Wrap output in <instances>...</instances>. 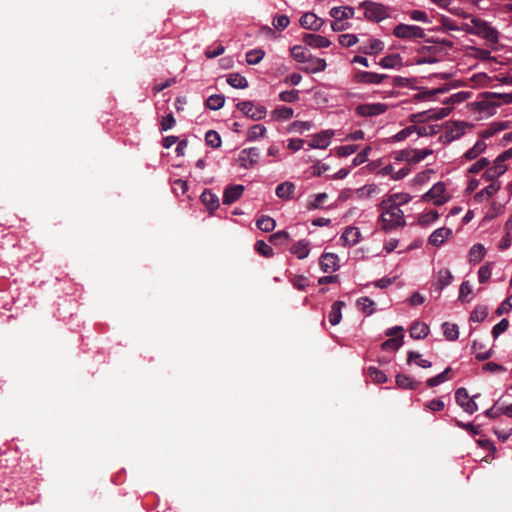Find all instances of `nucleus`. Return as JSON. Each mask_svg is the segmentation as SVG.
Returning a JSON list of instances; mask_svg holds the SVG:
<instances>
[{
    "label": "nucleus",
    "instance_id": "nucleus-50",
    "mask_svg": "<svg viewBox=\"0 0 512 512\" xmlns=\"http://www.w3.org/2000/svg\"><path fill=\"white\" fill-rule=\"evenodd\" d=\"M396 384L403 389H415L417 386L411 377L403 374L396 376Z\"/></svg>",
    "mask_w": 512,
    "mask_h": 512
},
{
    "label": "nucleus",
    "instance_id": "nucleus-16",
    "mask_svg": "<svg viewBox=\"0 0 512 512\" xmlns=\"http://www.w3.org/2000/svg\"><path fill=\"white\" fill-rule=\"evenodd\" d=\"M472 350L478 360L483 361L493 354L492 347L488 346L487 340L476 339L473 341Z\"/></svg>",
    "mask_w": 512,
    "mask_h": 512
},
{
    "label": "nucleus",
    "instance_id": "nucleus-7",
    "mask_svg": "<svg viewBox=\"0 0 512 512\" xmlns=\"http://www.w3.org/2000/svg\"><path fill=\"white\" fill-rule=\"evenodd\" d=\"M237 109L253 120H261L265 118L267 114V110L264 106H256L250 101L239 102Z\"/></svg>",
    "mask_w": 512,
    "mask_h": 512
},
{
    "label": "nucleus",
    "instance_id": "nucleus-4",
    "mask_svg": "<svg viewBox=\"0 0 512 512\" xmlns=\"http://www.w3.org/2000/svg\"><path fill=\"white\" fill-rule=\"evenodd\" d=\"M473 28L472 32L492 44H496L499 40L498 31L491 27L487 22L480 19H472L471 20Z\"/></svg>",
    "mask_w": 512,
    "mask_h": 512
},
{
    "label": "nucleus",
    "instance_id": "nucleus-39",
    "mask_svg": "<svg viewBox=\"0 0 512 512\" xmlns=\"http://www.w3.org/2000/svg\"><path fill=\"white\" fill-rule=\"evenodd\" d=\"M459 300L463 303L470 302L473 298V288L469 281H463L459 289Z\"/></svg>",
    "mask_w": 512,
    "mask_h": 512
},
{
    "label": "nucleus",
    "instance_id": "nucleus-31",
    "mask_svg": "<svg viewBox=\"0 0 512 512\" xmlns=\"http://www.w3.org/2000/svg\"><path fill=\"white\" fill-rule=\"evenodd\" d=\"M486 255V248L483 244L477 243L474 244L469 252H468V260L470 263L478 264L480 263Z\"/></svg>",
    "mask_w": 512,
    "mask_h": 512
},
{
    "label": "nucleus",
    "instance_id": "nucleus-47",
    "mask_svg": "<svg viewBox=\"0 0 512 512\" xmlns=\"http://www.w3.org/2000/svg\"><path fill=\"white\" fill-rule=\"evenodd\" d=\"M276 222L273 218L263 215L257 220V227L263 232H270L274 230Z\"/></svg>",
    "mask_w": 512,
    "mask_h": 512
},
{
    "label": "nucleus",
    "instance_id": "nucleus-8",
    "mask_svg": "<svg viewBox=\"0 0 512 512\" xmlns=\"http://www.w3.org/2000/svg\"><path fill=\"white\" fill-rule=\"evenodd\" d=\"M389 106L385 103H365L358 105L355 109L357 115L362 117H374L384 114L388 110Z\"/></svg>",
    "mask_w": 512,
    "mask_h": 512
},
{
    "label": "nucleus",
    "instance_id": "nucleus-55",
    "mask_svg": "<svg viewBox=\"0 0 512 512\" xmlns=\"http://www.w3.org/2000/svg\"><path fill=\"white\" fill-rule=\"evenodd\" d=\"M255 250L262 256L269 258L274 255L273 249L263 240L255 243Z\"/></svg>",
    "mask_w": 512,
    "mask_h": 512
},
{
    "label": "nucleus",
    "instance_id": "nucleus-63",
    "mask_svg": "<svg viewBox=\"0 0 512 512\" xmlns=\"http://www.w3.org/2000/svg\"><path fill=\"white\" fill-rule=\"evenodd\" d=\"M312 128V123L309 121H295L290 126V131L303 133Z\"/></svg>",
    "mask_w": 512,
    "mask_h": 512
},
{
    "label": "nucleus",
    "instance_id": "nucleus-58",
    "mask_svg": "<svg viewBox=\"0 0 512 512\" xmlns=\"http://www.w3.org/2000/svg\"><path fill=\"white\" fill-rule=\"evenodd\" d=\"M367 372L370 378L376 383H385L387 381L386 375L376 367H369Z\"/></svg>",
    "mask_w": 512,
    "mask_h": 512
},
{
    "label": "nucleus",
    "instance_id": "nucleus-5",
    "mask_svg": "<svg viewBox=\"0 0 512 512\" xmlns=\"http://www.w3.org/2000/svg\"><path fill=\"white\" fill-rule=\"evenodd\" d=\"M423 198L436 206H440L449 201L450 195L446 191L445 184L443 182H437L424 194Z\"/></svg>",
    "mask_w": 512,
    "mask_h": 512
},
{
    "label": "nucleus",
    "instance_id": "nucleus-27",
    "mask_svg": "<svg viewBox=\"0 0 512 512\" xmlns=\"http://www.w3.org/2000/svg\"><path fill=\"white\" fill-rule=\"evenodd\" d=\"M200 200L210 213H213L219 207V199L217 195L212 193L210 190H205L201 194Z\"/></svg>",
    "mask_w": 512,
    "mask_h": 512
},
{
    "label": "nucleus",
    "instance_id": "nucleus-54",
    "mask_svg": "<svg viewBox=\"0 0 512 512\" xmlns=\"http://www.w3.org/2000/svg\"><path fill=\"white\" fill-rule=\"evenodd\" d=\"M488 315V309L485 306H477L471 312L470 320L473 322H482Z\"/></svg>",
    "mask_w": 512,
    "mask_h": 512
},
{
    "label": "nucleus",
    "instance_id": "nucleus-49",
    "mask_svg": "<svg viewBox=\"0 0 512 512\" xmlns=\"http://www.w3.org/2000/svg\"><path fill=\"white\" fill-rule=\"evenodd\" d=\"M293 109L289 107H279L272 111V116L277 120H288L293 116Z\"/></svg>",
    "mask_w": 512,
    "mask_h": 512
},
{
    "label": "nucleus",
    "instance_id": "nucleus-26",
    "mask_svg": "<svg viewBox=\"0 0 512 512\" xmlns=\"http://www.w3.org/2000/svg\"><path fill=\"white\" fill-rule=\"evenodd\" d=\"M378 175L387 176L390 175L392 180H400L406 177L410 173L409 168H402L400 170L395 171L392 165H386L381 168L378 172Z\"/></svg>",
    "mask_w": 512,
    "mask_h": 512
},
{
    "label": "nucleus",
    "instance_id": "nucleus-12",
    "mask_svg": "<svg viewBox=\"0 0 512 512\" xmlns=\"http://www.w3.org/2000/svg\"><path fill=\"white\" fill-rule=\"evenodd\" d=\"M466 124L464 122H450L446 124L445 132L441 136L445 143L452 142L460 138L465 133Z\"/></svg>",
    "mask_w": 512,
    "mask_h": 512
},
{
    "label": "nucleus",
    "instance_id": "nucleus-37",
    "mask_svg": "<svg viewBox=\"0 0 512 512\" xmlns=\"http://www.w3.org/2000/svg\"><path fill=\"white\" fill-rule=\"evenodd\" d=\"M345 306L343 301H336L332 304L331 311L329 313V322L335 326L340 323L342 319V308Z\"/></svg>",
    "mask_w": 512,
    "mask_h": 512
},
{
    "label": "nucleus",
    "instance_id": "nucleus-51",
    "mask_svg": "<svg viewBox=\"0 0 512 512\" xmlns=\"http://www.w3.org/2000/svg\"><path fill=\"white\" fill-rule=\"evenodd\" d=\"M269 240L275 245H284L290 240V235L287 231L280 230L272 234Z\"/></svg>",
    "mask_w": 512,
    "mask_h": 512
},
{
    "label": "nucleus",
    "instance_id": "nucleus-25",
    "mask_svg": "<svg viewBox=\"0 0 512 512\" xmlns=\"http://www.w3.org/2000/svg\"><path fill=\"white\" fill-rule=\"evenodd\" d=\"M303 41L306 45L313 48H326L331 44L326 37L317 34H305Z\"/></svg>",
    "mask_w": 512,
    "mask_h": 512
},
{
    "label": "nucleus",
    "instance_id": "nucleus-3",
    "mask_svg": "<svg viewBox=\"0 0 512 512\" xmlns=\"http://www.w3.org/2000/svg\"><path fill=\"white\" fill-rule=\"evenodd\" d=\"M359 7L363 9L364 16L369 21L380 22L390 16L389 8L381 3L363 1L360 3Z\"/></svg>",
    "mask_w": 512,
    "mask_h": 512
},
{
    "label": "nucleus",
    "instance_id": "nucleus-36",
    "mask_svg": "<svg viewBox=\"0 0 512 512\" xmlns=\"http://www.w3.org/2000/svg\"><path fill=\"white\" fill-rule=\"evenodd\" d=\"M436 279V286L441 291L452 282L453 275L449 269L442 268L437 272Z\"/></svg>",
    "mask_w": 512,
    "mask_h": 512
},
{
    "label": "nucleus",
    "instance_id": "nucleus-57",
    "mask_svg": "<svg viewBox=\"0 0 512 512\" xmlns=\"http://www.w3.org/2000/svg\"><path fill=\"white\" fill-rule=\"evenodd\" d=\"M290 24L289 17L286 15H276L272 21V25L276 30H284Z\"/></svg>",
    "mask_w": 512,
    "mask_h": 512
},
{
    "label": "nucleus",
    "instance_id": "nucleus-56",
    "mask_svg": "<svg viewBox=\"0 0 512 512\" xmlns=\"http://www.w3.org/2000/svg\"><path fill=\"white\" fill-rule=\"evenodd\" d=\"M206 144L212 148H218L221 145V138L216 131L209 130L205 135Z\"/></svg>",
    "mask_w": 512,
    "mask_h": 512
},
{
    "label": "nucleus",
    "instance_id": "nucleus-48",
    "mask_svg": "<svg viewBox=\"0 0 512 512\" xmlns=\"http://www.w3.org/2000/svg\"><path fill=\"white\" fill-rule=\"evenodd\" d=\"M265 56V52L261 49H253L246 53V62L249 65L258 64Z\"/></svg>",
    "mask_w": 512,
    "mask_h": 512
},
{
    "label": "nucleus",
    "instance_id": "nucleus-17",
    "mask_svg": "<svg viewBox=\"0 0 512 512\" xmlns=\"http://www.w3.org/2000/svg\"><path fill=\"white\" fill-rule=\"evenodd\" d=\"M243 192L244 186L241 184L227 186L223 192V204L230 205L234 203L242 196Z\"/></svg>",
    "mask_w": 512,
    "mask_h": 512
},
{
    "label": "nucleus",
    "instance_id": "nucleus-59",
    "mask_svg": "<svg viewBox=\"0 0 512 512\" xmlns=\"http://www.w3.org/2000/svg\"><path fill=\"white\" fill-rule=\"evenodd\" d=\"M489 160L485 157H481L479 158L474 164H472L469 168H468V172L469 173H472V174H477L479 173L480 171L484 170L485 168L488 167L489 165Z\"/></svg>",
    "mask_w": 512,
    "mask_h": 512
},
{
    "label": "nucleus",
    "instance_id": "nucleus-23",
    "mask_svg": "<svg viewBox=\"0 0 512 512\" xmlns=\"http://www.w3.org/2000/svg\"><path fill=\"white\" fill-rule=\"evenodd\" d=\"M355 196L358 200H368L380 193V188L375 183L365 184L355 190Z\"/></svg>",
    "mask_w": 512,
    "mask_h": 512
},
{
    "label": "nucleus",
    "instance_id": "nucleus-28",
    "mask_svg": "<svg viewBox=\"0 0 512 512\" xmlns=\"http://www.w3.org/2000/svg\"><path fill=\"white\" fill-rule=\"evenodd\" d=\"M378 65L384 69H399L403 65L402 57L400 54H390L383 57Z\"/></svg>",
    "mask_w": 512,
    "mask_h": 512
},
{
    "label": "nucleus",
    "instance_id": "nucleus-53",
    "mask_svg": "<svg viewBox=\"0 0 512 512\" xmlns=\"http://www.w3.org/2000/svg\"><path fill=\"white\" fill-rule=\"evenodd\" d=\"M408 362L411 363V362H414L416 363L418 366L422 367V368H430L431 367V362L426 360V359H423L421 357V354L417 353V352H414V351H411L409 352L408 354Z\"/></svg>",
    "mask_w": 512,
    "mask_h": 512
},
{
    "label": "nucleus",
    "instance_id": "nucleus-44",
    "mask_svg": "<svg viewBox=\"0 0 512 512\" xmlns=\"http://www.w3.org/2000/svg\"><path fill=\"white\" fill-rule=\"evenodd\" d=\"M291 56L299 63H304L309 60L310 54L300 45H295L291 48Z\"/></svg>",
    "mask_w": 512,
    "mask_h": 512
},
{
    "label": "nucleus",
    "instance_id": "nucleus-43",
    "mask_svg": "<svg viewBox=\"0 0 512 512\" xmlns=\"http://www.w3.org/2000/svg\"><path fill=\"white\" fill-rule=\"evenodd\" d=\"M225 97L220 94L211 95L206 100V106L211 110H219L224 106Z\"/></svg>",
    "mask_w": 512,
    "mask_h": 512
},
{
    "label": "nucleus",
    "instance_id": "nucleus-22",
    "mask_svg": "<svg viewBox=\"0 0 512 512\" xmlns=\"http://www.w3.org/2000/svg\"><path fill=\"white\" fill-rule=\"evenodd\" d=\"M290 253L299 260H303L309 256L310 253V242L306 239L295 242L290 247Z\"/></svg>",
    "mask_w": 512,
    "mask_h": 512
},
{
    "label": "nucleus",
    "instance_id": "nucleus-21",
    "mask_svg": "<svg viewBox=\"0 0 512 512\" xmlns=\"http://www.w3.org/2000/svg\"><path fill=\"white\" fill-rule=\"evenodd\" d=\"M486 99H489L486 97ZM499 103L490 102L488 100L478 101L471 104L472 109L481 117L491 116L495 112V107Z\"/></svg>",
    "mask_w": 512,
    "mask_h": 512
},
{
    "label": "nucleus",
    "instance_id": "nucleus-15",
    "mask_svg": "<svg viewBox=\"0 0 512 512\" xmlns=\"http://www.w3.org/2000/svg\"><path fill=\"white\" fill-rule=\"evenodd\" d=\"M319 265L324 273H332L339 268V258L334 253H324L319 259Z\"/></svg>",
    "mask_w": 512,
    "mask_h": 512
},
{
    "label": "nucleus",
    "instance_id": "nucleus-11",
    "mask_svg": "<svg viewBox=\"0 0 512 512\" xmlns=\"http://www.w3.org/2000/svg\"><path fill=\"white\" fill-rule=\"evenodd\" d=\"M386 78H388V75L386 74H379L368 71H358L353 76V82L357 84L379 85Z\"/></svg>",
    "mask_w": 512,
    "mask_h": 512
},
{
    "label": "nucleus",
    "instance_id": "nucleus-34",
    "mask_svg": "<svg viewBox=\"0 0 512 512\" xmlns=\"http://www.w3.org/2000/svg\"><path fill=\"white\" fill-rule=\"evenodd\" d=\"M308 65L303 68L306 73H319L326 69V61L322 58H312L309 56V60L307 61Z\"/></svg>",
    "mask_w": 512,
    "mask_h": 512
},
{
    "label": "nucleus",
    "instance_id": "nucleus-32",
    "mask_svg": "<svg viewBox=\"0 0 512 512\" xmlns=\"http://www.w3.org/2000/svg\"><path fill=\"white\" fill-rule=\"evenodd\" d=\"M412 199L411 195L405 192H398L391 195H388L383 198L384 201L388 202L389 204L399 207L401 205L407 204Z\"/></svg>",
    "mask_w": 512,
    "mask_h": 512
},
{
    "label": "nucleus",
    "instance_id": "nucleus-9",
    "mask_svg": "<svg viewBox=\"0 0 512 512\" xmlns=\"http://www.w3.org/2000/svg\"><path fill=\"white\" fill-rule=\"evenodd\" d=\"M476 396L469 397L465 388H458L455 392V399L457 404L467 413L473 414L478 410V406L474 400Z\"/></svg>",
    "mask_w": 512,
    "mask_h": 512
},
{
    "label": "nucleus",
    "instance_id": "nucleus-30",
    "mask_svg": "<svg viewBox=\"0 0 512 512\" xmlns=\"http://www.w3.org/2000/svg\"><path fill=\"white\" fill-rule=\"evenodd\" d=\"M294 192L295 185L289 181L279 184L275 190L277 197L285 201L292 199Z\"/></svg>",
    "mask_w": 512,
    "mask_h": 512
},
{
    "label": "nucleus",
    "instance_id": "nucleus-35",
    "mask_svg": "<svg viewBox=\"0 0 512 512\" xmlns=\"http://www.w3.org/2000/svg\"><path fill=\"white\" fill-rule=\"evenodd\" d=\"M395 159L397 161H406L408 163H419L418 149H404L396 153Z\"/></svg>",
    "mask_w": 512,
    "mask_h": 512
},
{
    "label": "nucleus",
    "instance_id": "nucleus-33",
    "mask_svg": "<svg viewBox=\"0 0 512 512\" xmlns=\"http://www.w3.org/2000/svg\"><path fill=\"white\" fill-rule=\"evenodd\" d=\"M354 15V9L350 6H344V7H333L330 10V16L334 18L335 20H341L344 22V20L352 18Z\"/></svg>",
    "mask_w": 512,
    "mask_h": 512
},
{
    "label": "nucleus",
    "instance_id": "nucleus-19",
    "mask_svg": "<svg viewBox=\"0 0 512 512\" xmlns=\"http://www.w3.org/2000/svg\"><path fill=\"white\" fill-rule=\"evenodd\" d=\"M323 24L324 21L311 12L305 13L300 18V25L308 30H319Z\"/></svg>",
    "mask_w": 512,
    "mask_h": 512
},
{
    "label": "nucleus",
    "instance_id": "nucleus-40",
    "mask_svg": "<svg viewBox=\"0 0 512 512\" xmlns=\"http://www.w3.org/2000/svg\"><path fill=\"white\" fill-rule=\"evenodd\" d=\"M227 83L237 89H244L248 87L247 79L238 73L228 75Z\"/></svg>",
    "mask_w": 512,
    "mask_h": 512
},
{
    "label": "nucleus",
    "instance_id": "nucleus-14",
    "mask_svg": "<svg viewBox=\"0 0 512 512\" xmlns=\"http://www.w3.org/2000/svg\"><path fill=\"white\" fill-rule=\"evenodd\" d=\"M505 161L498 155L493 162V165L487 168L483 174V177L488 181H494L507 171Z\"/></svg>",
    "mask_w": 512,
    "mask_h": 512
},
{
    "label": "nucleus",
    "instance_id": "nucleus-45",
    "mask_svg": "<svg viewBox=\"0 0 512 512\" xmlns=\"http://www.w3.org/2000/svg\"><path fill=\"white\" fill-rule=\"evenodd\" d=\"M374 301L368 297H361L357 300V306L366 315H371L374 312Z\"/></svg>",
    "mask_w": 512,
    "mask_h": 512
},
{
    "label": "nucleus",
    "instance_id": "nucleus-10",
    "mask_svg": "<svg viewBox=\"0 0 512 512\" xmlns=\"http://www.w3.org/2000/svg\"><path fill=\"white\" fill-rule=\"evenodd\" d=\"M259 155L260 151L258 148L252 147L243 149L238 155V164L244 169H250L257 164Z\"/></svg>",
    "mask_w": 512,
    "mask_h": 512
},
{
    "label": "nucleus",
    "instance_id": "nucleus-64",
    "mask_svg": "<svg viewBox=\"0 0 512 512\" xmlns=\"http://www.w3.org/2000/svg\"><path fill=\"white\" fill-rule=\"evenodd\" d=\"M409 16L414 21H418V22H422V23H426V24L431 23V20H430L429 16L427 15V13L424 11H421V10H413L409 13Z\"/></svg>",
    "mask_w": 512,
    "mask_h": 512
},
{
    "label": "nucleus",
    "instance_id": "nucleus-46",
    "mask_svg": "<svg viewBox=\"0 0 512 512\" xmlns=\"http://www.w3.org/2000/svg\"><path fill=\"white\" fill-rule=\"evenodd\" d=\"M493 266V262H487L479 268L478 280L480 283H486L490 279L492 275Z\"/></svg>",
    "mask_w": 512,
    "mask_h": 512
},
{
    "label": "nucleus",
    "instance_id": "nucleus-38",
    "mask_svg": "<svg viewBox=\"0 0 512 512\" xmlns=\"http://www.w3.org/2000/svg\"><path fill=\"white\" fill-rule=\"evenodd\" d=\"M429 333V327L423 322H415L410 328V336L414 339H423Z\"/></svg>",
    "mask_w": 512,
    "mask_h": 512
},
{
    "label": "nucleus",
    "instance_id": "nucleus-18",
    "mask_svg": "<svg viewBox=\"0 0 512 512\" xmlns=\"http://www.w3.org/2000/svg\"><path fill=\"white\" fill-rule=\"evenodd\" d=\"M487 149V144L485 140L478 139L475 144L468 149L461 157V161H472L477 159L480 155H482Z\"/></svg>",
    "mask_w": 512,
    "mask_h": 512
},
{
    "label": "nucleus",
    "instance_id": "nucleus-13",
    "mask_svg": "<svg viewBox=\"0 0 512 512\" xmlns=\"http://www.w3.org/2000/svg\"><path fill=\"white\" fill-rule=\"evenodd\" d=\"M334 132L332 130H324L312 136L309 147L312 149H326L333 137Z\"/></svg>",
    "mask_w": 512,
    "mask_h": 512
},
{
    "label": "nucleus",
    "instance_id": "nucleus-20",
    "mask_svg": "<svg viewBox=\"0 0 512 512\" xmlns=\"http://www.w3.org/2000/svg\"><path fill=\"white\" fill-rule=\"evenodd\" d=\"M452 236V230L447 227L436 229L429 237V243L439 247L443 245Z\"/></svg>",
    "mask_w": 512,
    "mask_h": 512
},
{
    "label": "nucleus",
    "instance_id": "nucleus-2",
    "mask_svg": "<svg viewBox=\"0 0 512 512\" xmlns=\"http://www.w3.org/2000/svg\"><path fill=\"white\" fill-rule=\"evenodd\" d=\"M381 210L379 223L384 231H391L405 225L404 213L399 207H395L382 200L379 204Z\"/></svg>",
    "mask_w": 512,
    "mask_h": 512
},
{
    "label": "nucleus",
    "instance_id": "nucleus-41",
    "mask_svg": "<svg viewBox=\"0 0 512 512\" xmlns=\"http://www.w3.org/2000/svg\"><path fill=\"white\" fill-rule=\"evenodd\" d=\"M267 129L261 124L252 126L247 132L248 141H256L265 137Z\"/></svg>",
    "mask_w": 512,
    "mask_h": 512
},
{
    "label": "nucleus",
    "instance_id": "nucleus-60",
    "mask_svg": "<svg viewBox=\"0 0 512 512\" xmlns=\"http://www.w3.org/2000/svg\"><path fill=\"white\" fill-rule=\"evenodd\" d=\"M450 370H451L450 367H448L439 375L429 378L427 380V385L429 387H435V386L442 384L443 382H445L448 379L446 377V375H447V373L450 372Z\"/></svg>",
    "mask_w": 512,
    "mask_h": 512
},
{
    "label": "nucleus",
    "instance_id": "nucleus-61",
    "mask_svg": "<svg viewBox=\"0 0 512 512\" xmlns=\"http://www.w3.org/2000/svg\"><path fill=\"white\" fill-rule=\"evenodd\" d=\"M279 98L281 101L287 102V103L296 102L299 99V91H297V90L282 91L279 94Z\"/></svg>",
    "mask_w": 512,
    "mask_h": 512
},
{
    "label": "nucleus",
    "instance_id": "nucleus-42",
    "mask_svg": "<svg viewBox=\"0 0 512 512\" xmlns=\"http://www.w3.org/2000/svg\"><path fill=\"white\" fill-rule=\"evenodd\" d=\"M442 327L447 340L454 341L459 337V328L456 324L445 322Z\"/></svg>",
    "mask_w": 512,
    "mask_h": 512
},
{
    "label": "nucleus",
    "instance_id": "nucleus-6",
    "mask_svg": "<svg viewBox=\"0 0 512 512\" xmlns=\"http://www.w3.org/2000/svg\"><path fill=\"white\" fill-rule=\"evenodd\" d=\"M393 35L399 39L412 40L425 36L424 30L417 25L398 24L393 29Z\"/></svg>",
    "mask_w": 512,
    "mask_h": 512
},
{
    "label": "nucleus",
    "instance_id": "nucleus-62",
    "mask_svg": "<svg viewBox=\"0 0 512 512\" xmlns=\"http://www.w3.org/2000/svg\"><path fill=\"white\" fill-rule=\"evenodd\" d=\"M384 48V44L382 41L378 39H373L370 41V44L368 47L363 49V52L365 54H372V53H379Z\"/></svg>",
    "mask_w": 512,
    "mask_h": 512
},
{
    "label": "nucleus",
    "instance_id": "nucleus-24",
    "mask_svg": "<svg viewBox=\"0 0 512 512\" xmlns=\"http://www.w3.org/2000/svg\"><path fill=\"white\" fill-rule=\"evenodd\" d=\"M361 238V232L357 227H347L341 235V240L346 246L356 245Z\"/></svg>",
    "mask_w": 512,
    "mask_h": 512
},
{
    "label": "nucleus",
    "instance_id": "nucleus-29",
    "mask_svg": "<svg viewBox=\"0 0 512 512\" xmlns=\"http://www.w3.org/2000/svg\"><path fill=\"white\" fill-rule=\"evenodd\" d=\"M499 189H500V184L492 181V183L490 185H488L486 188L477 192L474 196V199L476 202L481 203L485 200H488L493 195H495Z\"/></svg>",
    "mask_w": 512,
    "mask_h": 512
},
{
    "label": "nucleus",
    "instance_id": "nucleus-1",
    "mask_svg": "<svg viewBox=\"0 0 512 512\" xmlns=\"http://www.w3.org/2000/svg\"><path fill=\"white\" fill-rule=\"evenodd\" d=\"M470 92L468 91H460L451 95L448 99H446L443 103L448 105L446 107L441 108H433L420 113L412 114L410 116V120L413 123H422L429 120H439L450 114L452 111V106L457 103H461L468 98H470Z\"/></svg>",
    "mask_w": 512,
    "mask_h": 512
},
{
    "label": "nucleus",
    "instance_id": "nucleus-52",
    "mask_svg": "<svg viewBox=\"0 0 512 512\" xmlns=\"http://www.w3.org/2000/svg\"><path fill=\"white\" fill-rule=\"evenodd\" d=\"M403 345V335L384 341L381 345L383 350H398Z\"/></svg>",
    "mask_w": 512,
    "mask_h": 512
}]
</instances>
